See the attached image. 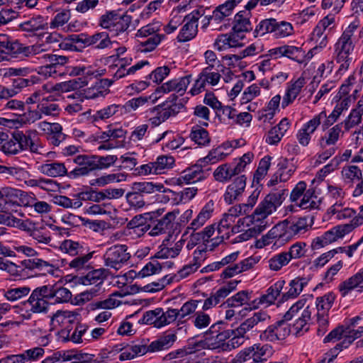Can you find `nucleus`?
<instances>
[{
  "label": "nucleus",
  "instance_id": "16",
  "mask_svg": "<svg viewBox=\"0 0 363 363\" xmlns=\"http://www.w3.org/2000/svg\"><path fill=\"white\" fill-rule=\"evenodd\" d=\"M21 265L24 269H28L40 275H54L58 268L52 262L37 257L36 256L21 261Z\"/></svg>",
  "mask_w": 363,
  "mask_h": 363
},
{
  "label": "nucleus",
  "instance_id": "26",
  "mask_svg": "<svg viewBox=\"0 0 363 363\" xmlns=\"http://www.w3.org/2000/svg\"><path fill=\"white\" fill-rule=\"evenodd\" d=\"M291 126V123L287 118H282L280 122L273 126L265 135L266 143L270 145H277L281 140Z\"/></svg>",
  "mask_w": 363,
  "mask_h": 363
},
{
  "label": "nucleus",
  "instance_id": "22",
  "mask_svg": "<svg viewBox=\"0 0 363 363\" xmlns=\"http://www.w3.org/2000/svg\"><path fill=\"white\" fill-rule=\"evenodd\" d=\"M339 291L342 297L347 296L352 291L363 292V268L357 273L341 282L338 286Z\"/></svg>",
  "mask_w": 363,
  "mask_h": 363
},
{
  "label": "nucleus",
  "instance_id": "14",
  "mask_svg": "<svg viewBox=\"0 0 363 363\" xmlns=\"http://www.w3.org/2000/svg\"><path fill=\"white\" fill-rule=\"evenodd\" d=\"M74 162L77 166L69 173L70 178L87 176L91 172L97 170L94 155H79L74 158Z\"/></svg>",
  "mask_w": 363,
  "mask_h": 363
},
{
  "label": "nucleus",
  "instance_id": "46",
  "mask_svg": "<svg viewBox=\"0 0 363 363\" xmlns=\"http://www.w3.org/2000/svg\"><path fill=\"white\" fill-rule=\"evenodd\" d=\"M250 13L247 11H239L234 17L233 30L235 33L248 32L252 29L250 21Z\"/></svg>",
  "mask_w": 363,
  "mask_h": 363
},
{
  "label": "nucleus",
  "instance_id": "56",
  "mask_svg": "<svg viewBox=\"0 0 363 363\" xmlns=\"http://www.w3.org/2000/svg\"><path fill=\"white\" fill-rule=\"evenodd\" d=\"M111 41L106 32L96 33L88 35L87 47L93 46L96 49H104L110 47Z\"/></svg>",
  "mask_w": 363,
  "mask_h": 363
},
{
  "label": "nucleus",
  "instance_id": "54",
  "mask_svg": "<svg viewBox=\"0 0 363 363\" xmlns=\"http://www.w3.org/2000/svg\"><path fill=\"white\" fill-rule=\"evenodd\" d=\"M138 50L141 52H152L166 38V35L139 37Z\"/></svg>",
  "mask_w": 363,
  "mask_h": 363
},
{
  "label": "nucleus",
  "instance_id": "5",
  "mask_svg": "<svg viewBox=\"0 0 363 363\" xmlns=\"http://www.w3.org/2000/svg\"><path fill=\"white\" fill-rule=\"evenodd\" d=\"M131 17L126 14H120L115 11H107L99 21V25L108 30L112 35H118L129 28Z\"/></svg>",
  "mask_w": 363,
  "mask_h": 363
},
{
  "label": "nucleus",
  "instance_id": "19",
  "mask_svg": "<svg viewBox=\"0 0 363 363\" xmlns=\"http://www.w3.org/2000/svg\"><path fill=\"white\" fill-rule=\"evenodd\" d=\"M284 57L289 58L298 64L306 65L315 55V50L311 49L306 52L302 46L289 44L283 45Z\"/></svg>",
  "mask_w": 363,
  "mask_h": 363
},
{
  "label": "nucleus",
  "instance_id": "63",
  "mask_svg": "<svg viewBox=\"0 0 363 363\" xmlns=\"http://www.w3.org/2000/svg\"><path fill=\"white\" fill-rule=\"evenodd\" d=\"M122 104H111L96 111L95 118L96 119L105 120L113 116H124Z\"/></svg>",
  "mask_w": 363,
  "mask_h": 363
},
{
  "label": "nucleus",
  "instance_id": "35",
  "mask_svg": "<svg viewBox=\"0 0 363 363\" xmlns=\"http://www.w3.org/2000/svg\"><path fill=\"white\" fill-rule=\"evenodd\" d=\"M363 115V98L360 99L356 107L351 110L348 116L340 124L346 132L358 125L362 122Z\"/></svg>",
  "mask_w": 363,
  "mask_h": 363
},
{
  "label": "nucleus",
  "instance_id": "12",
  "mask_svg": "<svg viewBox=\"0 0 363 363\" xmlns=\"http://www.w3.org/2000/svg\"><path fill=\"white\" fill-rule=\"evenodd\" d=\"M48 291L47 285L35 289L24 304L30 306V311L32 313H46L49 307L48 300H50Z\"/></svg>",
  "mask_w": 363,
  "mask_h": 363
},
{
  "label": "nucleus",
  "instance_id": "45",
  "mask_svg": "<svg viewBox=\"0 0 363 363\" xmlns=\"http://www.w3.org/2000/svg\"><path fill=\"white\" fill-rule=\"evenodd\" d=\"M251 360L264 363L267 359L259 356L255 347L252 345L240 351L234 358L233 363H244Z\"/></svg>",
  "mask_w": 363,
  "mask_h": 363
},
{
  "label": "nucleus",
  "instance_id": "7",
  "mask_svg": "<svg viewBox=\"0 0 363 363\" xmlns=\"http://www.w3.org/2000/svg\"><path fill=\"white\" fill-rule=\"evenodd\" d=\"M182 108V104L166 101L150 109L148 121L152 127H157L169 118L175 116Z\"/></svg>",
  "mask_w": 363,
  "mask_h": 363
},
{
  "label": "nucleus",
  "instance_id": "9",
  "mask_svg": "<svg viewBox=\"0 0 363 363\" xmlns=\"http://www.w3.org/2000/svg\"><path fill=\"white\" fill-rule=\"evenodd\" d=\"M128 247L125 245H115L106 250L103 259L104 265L116 270L120 269L130 259Z\"/></svg>",
  "mask_w": 363,
  "mask_h": 363
},
{
  "label": "nucleus",
  "instance_id": "31",
  "mask_svg": "<svg viewBox=\"0 0 363 363\" xmlns=\"http://www.w3.org/2000/svg\"><path fill=\"white\" fill-rule=\"evenodd\" d=\"M18 28L21 30L34 35L38 31L48 29V24L43 16L37 15L21 23Z\"/></svg>",
  "mask_w": 363,
  "mask_h": 363
},
{
  "label": "nucleus",
  "instance_id": "21",
  "mask_svg": "<svg viewBox=\"0 0 363 363\" xmlns=\"http://www.w3.org/2000/svg\"><path fill=\"white\" fill-rule=\"evenodd\" d=\"M247 178L245 175L237 177L226 188L223 199L228 204L238 201L242 196L245 186Z\"/></svg>",
  "mask_w": 363,
  "mask_h": 363
},
{
  "label": "nucleus",
  "instance_id": "40",
  "mask_svg": "<svg viewBox=\"0 0 363 363\" xmlns=\"http://www.w3.org/2000/svg\"><path fill=\"white\" fill-rule=\"evenodd\" d=\"M174 219L175 214L173 212L167 213L150 229L149 234L151 236H157L169 232L173 227Z\"/></svg>",
  "mask_w": 363,
  "mask_h": 363
},
{
  "label": "nucleus",
  "instance_id": "51",
  "mask_svg": "<svg viewBox=\"0 0 363 363\" xmlns=\"http://www.w3.org/2000/svg\"><path fill=\"white\" fill-rule=\"evenodd\" d=\"M48 293L50 299H54V303H63L69 302L72 298L71 291L63 286H48Z\"/></svg>",
  "mask_w": 363,
  "mask_h": 363
},
{
  "label": "nucleus",
  "instance_id": "61",
  "mask_svg": "<svg viewBox=\"0 0 363 363\" xmlns=\"http://www.w3.org/2000/svg\"><path fill=\"white\" fill-rule=\"evenodd\" d=\"M191 139L199 146H208L211 142L208 132L203 128L194 126L190 133Z\"/></svg>",
  "mask_w": 363,
  "mask_h": 363
},
{
  "label": "nucleus",
  "instance_id": "59",
  "mask_svg": "<svg viewBox=\"0 0 363 363\" xmlns=\"http://www.w3.org/2000/svg\"><path fill=\"white\" fill-rule=\"evenodd\" d=\"M93 253L84 254L75 256L69 263V267L77 272L88 270L91 268L90 260L92 258Z\"/></svg>",
  "mask_w": 363,
  "mask_h": 363
},
{
  "label": "nucleus",
  "instance_id": "33",
  "mask_svg": "<svg viewBox=\"0 0 363 363\" xmlns=\"http://www.w3.org/2000/svg\"><path fill=\"white\" fill-rule=\"evenodd\" d=\"M257 263L255 258L252 257H247L238 263H234L226 267L221 274V277L224 279L233 277L241 272L252 269Z\"/></svg>",
  "mask_w": 363,
  "mask_h": 363
},
{
  "label": "nucleus",
  "instance_id": "15",
  "mask_svg": "<svg viewBox=\"0 0 363 363\" xmlns=\"http://www.w3.org/2000/svg\"><path fill=\"white\" fill-rule=\"evenodd\" d=\"M218 235V227L216 223L206 226L202 230L191 233L190 235V240L193 245H197L203 242L206 249L213 250L216 247L220 244L215 243V238Z\"/></svg>",
  "mask_w": 363,
  "mask_h": 363
},
{
  "label": "nucleus",
  "instance_id": "37",
  "mask_svg": "<svg viewBox=\"0 0 363 363\" xmlns=\"http://www.w3.org/2000/svg\"><path fill=\"white\" fill-rule=\"evenodd\" d=\"M307 284L308 281L306 279L303 277H298L291 280L289 283L288 290L283 294L281 301L284 302L289 299L297 298Z\"/></svg>",
  "mask_w": 363,
  "mask_h": 363
},
{
  "label": "nucleus",
  "instance_id": "28",
  "mask_svg": "<svg viewBox=\"0 0 363 363\" xmlns=\"http://www.w3.org/2000/svg\"><path fill=\"white\" fill-rule=\"evenodd\" d=\"M32 133H33L32 131L24 133L23 131L16 130L13 133V135L21 152L29 150L32 152L41 154L40 150L43 147L33 140Z\"/></svg>",
  "mask_w": 363,
  "mask_h": 363
},
{
  "label": "nucleus",
  "instance_id": "25",
  "mask_svg": "<svg viewBox=\"0 0 363 363\" xmlns=\"http://www.w3.org/2000/svg\"><path fill=\"white\" fill-rule=\"evenodd\" d=\"M285 220L287 222L288 228L292 238L296 235L305 233L313 225V218L311 216L294 217Z\"/></svg>",
  "mask_w": 363,
  "mask_h": 363
},
{
  "label": "nucleus",
  "instance_id": "41",
  "mask_svg": "<svg viewBox=\"0 0 363 363\" xmlns=\"http://www.w3.org/2000/svg\"><path fill=\"white\" fill-rule=\"evenodd\" d=\"M87 83L88 82L86 80L82 81L81 83H79L76 79H74L69 81L57 83L52 86L50 89L48 88V84H44L42 88L43 90L49 91L65 93L76 90L84 85H86Z\"/></svg>",
  "mask_w": 363,
  "mask_h": 363
},
{
  "label": "nucleus",
  "instance_id": "47",
  "mask_svg": "<svg viewBox=\"0 0 363 363\" xmlns=\"http://www.w3.org/2000/svg\"><path fill=\"white\" fill-rule=\"evenodd\" d=\"M177 336L169 333L160 337L148 345L149 352H157L169 349L176 341Z\"/></svg>",
  "mask_w": 363,
  "mask_h": 363
},
{
  "label": "nucleus",
  "instance_id": "44",
  "mask_svg": "<svg viewBox=\"0 0 363 363\" xmlns=\"http://www.w3.org/2000/svg\"><path fill=\"white\" fill-rule=\"evenodd\" d=\"M108 275L107 270L104 268L89 272L85 276L80 278L81 283L84 285H95L101 286Z\"/></svg>",
  "mask_w": 363,
  "mask_h": 363
},
{
  "label": "nucleus",
  "instance_id": "4",
  "mask_svg": "<svg viewBox=\"0 0 363 363\" xmlns=\"http://www.w3.org/2000/svg\"><path fill=\"white\" fill-rule=\"evenodd\" d=\"M284 200V197L282 193L274 192L267 194L252 214V222L257 223L259 225L266 224V228L269 226V224L267 218L277 211Z\"/></svg>",
  "mask_w": 363,
  "mask_h": 363
},
{
  "label": "nucleus",
  "instance_id": "53",
  "mask_svg": "<svg viewBox=\"0 0 363 363\" xmlns=\"http://www.w3.org/2000/svg\"><path fill=\"white\" fill-rule=\"evenodd\" d=\"M164 185L162 184H155L151 182H134L132 186V190L135 191L141 196L151 194L155 191L164 192Z\"/></svg>",
  "mask_w": 363,
  "mask_h": 363
},
{
  "label": "nucleus",
  "instance_id": "18",
  "mask_svg": "<svg viewBox=\"0 0 363 363\" xmlns=\"http://www.w3.org/2000/svg\"><path fill=\"white\" fill-rule=\"evenodd\" d=\"M300 311V315L295 320L293 325L290 327L291 333L296 336L303 335L309 330L314 308L312 306L307 305L304 306L298 312Z\"/></svg>",
  "mask_w": 363,
  "mask_h": 363
},
{
  "label": "nucleus",
  "instance_id": "10",
  "mask_svg": "<svg viewBox=\"0 0 363 363\" xmlns=\"http://www.w3.org/2000/svg\"><path fill=\"white\" fill-rule=\"evenodd\" d=\"M59 105L52 101L50 97H43L41 101L37 105V108L35 110L29 109L26 112L24 121L26 122H31L41 119L45 116H55L60 113Z\"/></svg>",
  "mask_w": 363,
  "mask_h": 363
},
{
  "label": "nucleus",
  "instance_id": "64",
  "mask_svg": "<svg viewBox=\"0 0 363 363\" xmlns=\"http://www.w3.org/2000/svg\"><path fill=\"white\" fill-rule=\"evenodd\" d=\"M30 292V288L26 286L13 287L4 291V296L6 300L14 302L23 298Z\"/></svg>",
  "mask_w": 363,
  "mask_h": 363
},
{
  "label": "nucleus",
  "instance_id": "2",
  "mask_svg": "<svg viewBox=\"0 0 363 363\" xmlns=\"http://www.w3.org/2000/svg\"><path fill=\"white\" fill-rule=\"evenodd\" d=\"M307 301L306 297L303 296L301 298L294 303L290 308L284 313L283 320H279L273 325L267 328L259 335L262 341L276 342L284 340L291 333L290 325L288 320L296 315L298 311L305 306Z\"/></svg>",
  "mask_w": 363,
  "mask_h": 363
},
{
  "label": "nucleus",
  "instance_id": "42",
  "mask_svg": "<svg viewBox=\"0 0 363 363\" xmlns=\"http://www.w3.org/2000/svg\"><path fill=\"white\" fill-rule=\"evenodd\" d=\"M345 202L336 201L327 211L328 213L331 216H335V218L345 220L354 216L356 212L354 209L345 207Z\"/></svg>",
  "mask_w": 363,
  "mask_h": 363
},
{
  "label": "nucleus",
  "instance_id": "62",
  "mask_svg": "<svg viewBox=\"0 0 363 363\" xmlns=\"http://www.w3.org/2000/svg\"><path fill=\"white\" fill-rule=\"evenodd\" d=\"M335 300V295L329 292L322 296H318L315 299V306L317 313L328 314Z\"/></svg>",
  "mask_w": 363,
  "mask_h": 363
},
{
  "label": "nucleus",
  "instance_id": "11",
  "mask_svg": "<svg viewBox=\"0 0 363 363\" xmlns=\"http://www.w3.org/2000/svg\"><path fill=\"white\" fill-rule=\"evenodd\" d=\"M204 14V10L201 8L192 11L186 15L183 21L185 24L182 28L177 39L179 42H186L193 39L198 32V21Z\"/></svg>",
  "mask_w": 363,
  "mask_h": 363
},
{
  "label": "nucleus",
  "instance_id": "13",
  "mask_svg": "<svg viewBox=\"0 0 363 363\" xmlns=\"http://www.w3.org/2000/svg\"><path fill=\"white\" fill-rule=\"evenodd\" d=\"M344 182L350 186L356 185L352 196L357 197L363 194V177L360 168L356 165H346L341 171Z\"/></svg>",
  "mask_w": 363,
  "mask_h": 363
},
{
  "label": "nucleus",
  "instance_id": "60",
  "mask_svg": "<svg viewBox=\"0 0 363 363\" xmlns=\"http://www.w3.org/2000/svg\"><path fill=\"white\" fill-rule=\"evenodd\" d=\"M183 245L184 242L182 240L177 242L171 247H165L164 244H162L160 247V250L155 254V257L160 259L174 258L181 252Z\"/></svg>",
  "mask_w": 363,
  "mask_h": 363
},
{
  "label": "nucleus",
  "instance_id": "36",
  "mask_svg": "<svg viewBox=\"0 0 363 363\" xmlns=\"http://www.w3.org/2000/svg\"><path fill=\"white\" fill-rule=\"evenodd\" d=\"M0 174L5 175L7 179L12 177L18 182H23L27 186L31 179L29 172L19 167L1 165Z\"/></svg>",
  "mask_w": 363,
  "mask_h": 363
},
{
  "label": "nucleus",
  "instance_id": "58",
  "mask_svg": "<svg viewBox=\"0 0 363 363\" xmlns=\"http://www.w3.org/2000/svg\"><path fill=\"white\" fill-rule=\"evenodd\" d=\"M162 30V23L160 21H152L151 23L141 27L138 30L137 37H148L155 35H166L161 33Z\"/></svg>",
  "mask_w": 363,
  "mask_h": 363
},
{
  "label": "nucleus",
  "instance_id": "48",
  "mask_svg": "<svg viewBox=\"0 0 363 363\" xmlns=\"http://www.w3.org/2000/svg\"><path fill=\"white\" fill-rule=\"evenodd\" d=\"M321 203V199L315 194L313 189H308L296 205L304 210L318 209Z\"/></svg>",
  "mask_w": 363,
  "mask_h": 363
},
{
  "label": "nucleus",
  "instance_id": "50",
  "mask_svg": "<svg viewBox=\"0 0 363 363\" xmlns=\"http://www.w3.org/2000/svg\"><path fill=\"white\" fill-rule=\"evenodd\" d=\"M149 352L148 345L140 342L125 347L120 354V360L132 359L136 357L143 356Z\"/></svg>",
  "mask_w": 363,
  "mask_h": 363
},
{
  "label": "nucleus",
  "instance_id": "29",
  "mask_svg": "<svg viewBox=\"0 0 363 363\" xmlns=\"http://www.w3.org/2000/svg\"><path fill=\"white\" fill-rule=\"evenodd\" d=\"M305 84L306 81L303 77H299L296 80L287 84L285 94L281 104L283 108H286L294 101Z\"/></svg>",
  "mask_w": 363,
  "mask_h": 363
},
{
  "label": "nucleus",
  "instance_id": "20",
  "mask_svg": "<svg viewBox=\"0 0 363 363\" xmlns=\"http://www.w3.org/2000/svg\"><path fill=\"white\" fill-rule=\"evenodd\" d=\"M359 25V21L351 22L335 43L334 49L353 52L355 45L352 40V36Z\"/></svg>",
  "mask_w": 363,
  "mask_h": 363
},
{
  "label": "nucleus",
  "instance_id": "39",
  "mask_svg": "<svg viewBox=\"0 0 363 363\" xmlns=\"http://www.w3.org/2000/svg\"><path fill=\"white\" fill-rule=\"evenodd\" d=\"M334 59L339 67L336 72L338 76L343 75L353 61L352 52L334 49Z\"/></svg>",
  "mask_w": 363,
  "mask_h": 363
},
{
  "label": "nucleus",
  "instance_id": "32",
  "mask_svg": "<svg viewBox=\"0 0 363 363\" xmlns=\"http://www.w3.org/2000/svg\"><path fill=\"white\" fill-rule=\"evenodd\" d=\"M191 75L173 79L163 84L160 89L165 93L174 91L180 96H183L191 83Z\"/></svg>",
  "mask_w": 363,
  "mask_h": 363
},
{
  "label": "nucleus",
  "instance_id": "1",
  "mask_svg": "<svg viewBox=\"0 0 363 363\" xmlns=\"http://www.w3.org/2000/svg\"><path fill=\"white\" fill-rule=\"evenodd\" d=\"M220 325L218 323L213 324L205 333L204 340L196 342L192 346L189 345L184 351L177 350L175 352H171L167 357L169 359L183 357L186 354L195 353L200 349L225 351L226 342L230 337L232 332L229 330H223Z\"/></svg>",
  "mask_w": 363,
  "mask_h": 363
},
{
  "label": "nucleus",
  "instance_id": "38",
  "mask_svg": "<svg viewBox=\"0 0 363 363\" xmlns=\"http://www.w3.org/2000/svg\"><path fill=\"white\" fill-rule=\"evenodd\" d=\"M328 118L325 111H322L319 113L315 115L311 120L304 123L302 127L308 130V133L313 134L317 128L321 125L322 129L325 130L333 125L330 121H328Z\"/></svg>",
  "mask_w": 363,
  "mask_h": 363
},
{
  "label": "nucleus",
  "instance_id": "23",
  "mask_svg": "<svg viewBox=\"0 0 363 363\" xmlns=\"http://www.w3.org/2000/svg\"><path fill=\"white\" fill-rule=\"evenodd\" d=\"M243 38V35L240 36V34L234 31L229 33L220 34L216 38L213 43V47L218 51L242 47Z\"/></svg>",
  "mask_w": 363,
  "mask_h": 363
},
{
  "label": "nucleus",
  "instance_id": "43",
  "mask_svg": "<svg viewBox=\"0 0 363 363\" xmlns=\"http://www.w3.org/2000/svg\"><path fill=\"white\" fill-rule=\"evenodd\" d=\"M38 169L42 174L51 177H63L67 173L65 164L58 162L43 164Z\"/></svg>",
  "mask_w": 363,
  "mask_h": 363
},
{
  "label": "nucleus",
  "instance_id": "57",
  "mask_svg": "<svg viewBox=\"0 0 363 363\" xmlns=\"http://www.w3.org/2000/svg\"><path fill=\"white\" fill-rule=\"evenodd\" d=\"M351 102V96L340 97L331 113L327 116L328 121H330L333 125L336 123L342 113L349 108Z\"/></svg>",
  "mask_w": 363,
  "mask_h": 363
},
{
  "label": "nucleus",
  "instance_id": "17",
  "mask_svg": "<svg viewBox=\"0 0 363 363\" xmlns=\"http://www.w3.org/2000/svg\"><path fill=\"white\" fill-rule=\"evenodd\" d=\"M349 227L338 225L325 232L321 236L315 238L313 241L315 248H320L342 239L348 234Z\"/></svg>",
  "mask_w": 363,
  "mask_h": 363
},
{
  "label": "nucleus",
  "instance_id": "3",
  "mask_svg": "<svg viewBox=\"0 0 363 363\" xmlns=\"http://www.w3.org/2000/svg\"><path fill=\"white\" fill-rule=\"evenodd\" d=\"M340 123L331 125L328 129L324 135L321 136L317 143L319 147V152L317 155V162L323 163L337 151V143L344 136L345 132Z\"/></svg>",
  "mask_w": 363,
  "mask_h": 363
},
{
  "label": "nucleus",
  "instance_id": "49",
  "mask_svg": "<svg viewBox=\"0 0 363 363\" xmlns=\"http://www.w3.org/2000/svg\"><path fill=\"white\" fill-rule=\"evenodd\" d=\"M118 296L123 297V295L119 292L113 293L106 299L92 302L90 304V308L93 311L113 309L121 304V301L116 298Z\"/></svg>",
  "mask_w": 363,
  "mask_h": 363
},
{
  "label": "nucleus",
  "instance_id": "6",
  "mask_svg": "<svg viewBox=\"0 0 363 363\" xmlns=\"http://www.w3.org/2000/svg\"><path fill=\"white\" fill-rule=\"evenodd\" d=\"M292 239L288 228L286 220L275 225L266 235H263L257 242V247H263L273 244L281 246Z\"/></svg>",
  "mask_w": 363,
  "mask_h": 363
},
{
  "label": "nucleus",
  "instance_id": "24",
  "mask_svg": "<svg viewBox=\"0 0 363 363\" xmlns=\"http://www.w3.org/2000/svg\"><path fill=\"white\" fill-rule=\"evenodd\" d=\"M202 166L204 165L198 161L194 166L184 169L177 179L178 184H193L206 179L207 173L202 169Z\"/></svg>",
  "mask_w": 363,
  "mask_h": 363
},
{
  "label": "nucleus",
  "instance_id": "30",
  "mask_svg": "<svg viewBox=\"0 0 363 363\" xmlns=\"http://www.w3.org/2000/svg\"><path fill=\"white\" fill-rule=\"evenodd\" d=\"M284 281H277L267 290V293L261 296L259 298L255 299L252 301V307L256 308L262 304H266L267 306H269L274 303L277 297L279 296L280 292L284 286Z\"/></svg>",
  "mask_w": 363,
  "mask_h": 363
},
{
  "label": "nucleus",
  "instance_id": "8",
  "mask_svg": "<svg viewBox=\"0 0 363 363\" xmlns=\"http://www.w3.org/2000/svg\"><path fill=\"white\" fill-rule=\"evenodd\" d=\"M179 311L177 308H168L165 311L161 308L145 312L143 317V323L153 325L156 328H162L169 325L177 320H179ZM179 323L178 322V325Z\"/></svg>",
  "mask_w": 363,
  "mask_h": 363
},
{
  "label": "nucleus",
  "instance_id": "55",
  "mask_svg": "<svg viewBox=\"0 0 363 363\" xmlns=\"http://www.w3.org/2000/svg\"><path fill=\"white\" fill-rule=\"evenodd\" d=\"M213 175L216 181L220 183H226L234 176H236V174L234 172L233 164L224 163L217 167Z\"/></svg>",
  "mask_w": 363,
  "mask_h": 363
},
{
  "label": "nucleus",
  "instance_id": "34",
  "mask_svg": "<svg viewBox=\"0 0 363 363\" xmlns=\"http://www.w3.org/2000/svg\"><path fill=\"white\" fill-rule=\"evenodd\" d=\"M269 318V316L266 312L262 311L256 312L252 316L246 319L236 328V334L240 336H245L247 332L252 329L259 323L266 321Z\"/></svg>",
  "mask_w": 363,
  "mask_h": 363
},
{
  "label": "nucleus",
  "instance_id": "52",
  "mask_svg": "<svg viewBox=\"0 0 363 363\" xmlns=\"http://www.w3.org/2000/svg\"><path fill=\"white\" fill-rule=\"evenodd\" d=\"M77 313L69 311H57L52 318V324L54 327H66L74 322Z\"/></svg>",
  "mask_w": 363,
  "mask_h": 363
},
{
  "label": "nucleus",
  "instance_id": "27",
  "mask_svg": "<svg viewBox=\"0 0 363 363\" xmlns=\"http://www.w3.org/2000/svg\"><path fill=\"white\" fill-rule=\"evenodd\" d=\"M235 220L233 217L230 216L226 213L223 215L222 218L218 223H215L218 227V235L214 241L216 245L220 244L225 240L228 239L230 235V232L233 233H236V227L233 226Z\"/></svg>",
  "mask_w": 363,
  "mask_h": 363
}]
</instances>
